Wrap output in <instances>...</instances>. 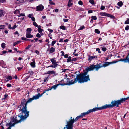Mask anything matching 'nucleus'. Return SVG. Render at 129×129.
Wrapping results in <instances>:
<instances>
[{
	"label": "nucleus",
	"mask_w": 129,
	"mask_h": 129,
	"mask_svg": "<svg viewBox=\"0 0 129 129\" xmlns=\"http://www.w3.org/2000/svg\"><path fill=\"white\" fill-rule=\"evenodd\" d=\"M33 100V98H30L26 103L25 100H23V102H21V105L19 107V108H20V111H21V113L19 115L16 116V118L17 120H19V119H20L21 120L24 121L28 116L29 111H27L26 107L27 103L31 102Z\"/></svg>",
	"instance_id": "f257e3e1"
},
{
	"label": "nucleus",
	"mask_w": 129,
	"mask_h": 129,
	"mask_svg": "<svg viewBox=\"0 0 129 129\" xmlns=\"http://www.w3.org/2000/svg\"><path fill=\"white\" fill-rule=\"evenodd\" d=\"M88 71L85 69V71L82 74L78 75L77 77L74 79V81L71 80L69 82V84H72L78 81L79 83H81L84 82H87L88 80L90 81V79L89 78V76L87 74Z\"/></svg>",
	"instance_id": "f03ea898"
},
{
	"label": "nucleus",
	"mask_w": 129,
	"mask_h": 129,
	"mask_svg": "<svg viewBox=\"0 0 129 129\" xmlns=\"http://www.w3.org/2000/svg\"><path fill=\"white\" fill-rule=\"evenodd\" d=\"M117 62H105L104 64H103L102 65H101V63H99L97 65L92 64L89 67L86 68V70L87 71H92L94 69H95L96 70L98 71L99 69L100 68L104 67H105L107 66H108L110 64L116 63Z\"/></svg>",
	"instance_id": "7ed1b4c3"
},
{
	"label": "nucleus",
	"mask_w": 129,
	"mask_h": 129,
	"mask_svg": "<svg viewBox=\"0 0 129 129\" xmlns=\"http://www.w3.org/2000/svg\"><path fill=\"white\" fill-rule=\"evenodd\" d=\"M11 121L9 123H7L6 124V126L8 127L5 129H11V127L14 126L16 124L20 123L22 121H23V120H21V119L17 120L16 118V116L14 118L13 117H11ZM2 129H5V128L3 126H2Z\"/></svg>",
	"instance_id": "20e7f679"
},
{
	"label": "nucleus",
	"mask_w": 129,
	"mask_h": 129,
	"mask_svg": "<svg viewBox=\"0 0 129 129\" xmlns=\"http://www.w3.org/2000/svg\"><path fill=\"white\" fill-rule=\"evenodd\" d=\"M129 98V97H127L126 98H123L121 99L120 100H119L117 101H112L111 102L112 105L111 104H106L102 106L103 109H106L108 108L112 107L115 106H116L117 103L121 104L123 103L124 101H125V100H127Z\"/></svg>",
	"instance_id": "39448f33"
},
{
	"label": "nucleus",
	"mask_w": 129,
	"mask_h": 129,
	"mask_svg": "<svg viewBox=\"0 0 129 129\" xmlns=\"http://www.w3.org/2000/svg\"><path fill=\"white\" fill-rule=\"evenodd\" d=\"M71 120L69 121H66L67 124L65 127H64V129H72L73 126V124L75 122V120L74 118L72 119V117H70Z\"/></svg>",
	"instance_id": "423d86ee"
},
{
	"label": "nucleus",
	"mask_w": 129,
	"mask_h": 129,
	"mask_svg": "<svg viewBox=\"0 0 129 129\" xmlns=\"http://www.w3.org/2000/svg\"><path fill=\"white\" fill-rule=\"evenodd\" d=\"M31 31L32 29L31 28H28L27 29L26 33V37L27 38H31L33 37V35L30 34Z\"/></svg>",
	"instance_id": "0eeeda50"
},
{
	"label": "nucleus",
	"mask_w": 129,
	"mask_h": 129,
	"mask_svg": "<svg viewBox=\"0 0 129 129\" xmlns=\"http://www.w3.org/2000/svg\"><path fill=\"white\" fill-rule=\"evenodd\" d=\"M102 109V106L99 107H96L92 109L89 110L86 112L87 114H88L91 112L96 111L98 110H100Z\"/></svg>",
	"instance_id": "6e6552de"
},
{
	"label": "nucleus",
	"mask_w": 129,
	"mask_h": 129,
	"mask_svg": "<svg viewBox=\"0 0 129 129\" xmlns=\"http://www.w3.org/2000/svg\"><path fill=\"white\" fill-rule=\"evenodd\" d=\"M44 8V6L42 4H40L36 7V11H42Z\"/></svg>",
	"instance_id": "1a4fd4ad"
},
{
	"label": "nucleus",
	"mask_w": 129,
	"mask_h": 129,
	"mask_svg": "<svg viewBox=\"0 0 129 129\" xmlns=\"http://www.w3.org/2000/svg\"><path fill=\"white\" fill-rule=\"evenodd\" d=\"M45 74L49 75H53L54 76H56L58 74L57 73H56L55 72L54 70L48 71Z\"/></svg>",
	"instance_id": "9d476101"
},
{
	"label": "nucleus",
	"mask_w": 129,
	"mask_h": 129,
	"mask_svg": "<svg viewBox=\"0 0 129 129\" xmlns=\"http://www.w3.org/2000/svg\"><path fill=\"white\" fill-rule=\"evenodd\" d=\"M55 51V48L53 47L48 48L47 50V51L49 52V54H52Z\"/></svg>",
	"instance_id": "9b49d317"
},
{
	"label": "nucleus",
	"mask_w": 129,
	"mask_h": 129,
	"mask_svg": "<svg viewBox=\"0 0 129 129\" xmlns=\"http://www.w3.org/2000/svg\"><path fill=\"white\" fill-rule=\"evenodd\" d=\"M89 58L88 59V61L89 62L91 61L93 59L97 58V57L95 56H90V55L88 56Z\"/></svg>",
	"instance_id": "f8f14e48"
},
{
	"label": "nucleus",
	"mask_w": 129,
	"mask_h": 129,
	"mask_svg": "<svg viewBox=\"0 0 129 129\" xmlns=\"http://www.w3.org/2000/svg\"><path fill=\"white\" fill-rule=\"evenodd\" d=\"M129 56V53L127 57L125 59H123L121 60V61H124L125 63L128 62L129 63V57L128 56Z\"/></svg>",
	"instance_id": "ddd939ff"
},
{
	"label": "nucleus",
	"mask_w": 129,
	"mask_h": 129,
	"mask_svg": "<svg viewBox=\"0 0 129 129\" xmlns=\"http://www.w3.org/2000/svg\"><path fill=\"white\" fill-rule=\"evenodd\" d=\"M58 63L57 62H56V63H52V65H50L49 66H48L47 67V68L49 67H52L53 68H55L57 67L58 65L57 63Z\"/></svg>",
	"instance_id": "4468645a"
},
{
	"label": "nucleus",
	"mask_w": 129,
	"mask_h": 129,
	"mask_svg": "<svg viewBox=\"0 0 129 129\" xmlns=\"http://www.w3.org/2000/svg\"><path fill=\"white\" fill-rule=\"evenodd\" d=\"M42 96V95L40 94L39 93H38L37 95L34 96L33 97V99H37L39 98V97Z\"/></svg>",
	"instance_id": "2eb2a0df"
},
{
	"label": "nucleus",
	"mask_w": 129,
	"mask_h": 129,
	"mask_svg": "<svg viewBox=\"0 0 129 129\" xmlns=\"http://www.w3.org/2000/svg\"><path fill=\"white\" fill-rule=\"evenodd\" d=\"M32 62L31 63L30 65L32 67L34 68L35 67V63L34 59H32Z\"/></svg>",
	"instance_id": "dca6fc26"
},
{
	"label": "nucleus",
	"mask_w": 129,
	"mask_h": 129,
	"mask_svg": "<svg viewBox=\"0 0 129 129\" xmlns=\"http://www.w3.org/2000/svg\"><path fill=\"white\" fill-rule=\"evenodd\" d=\"M108 14L105 12H101L100 13V15L102 16H107Z\"/></svg>",
	"instance_id": "f3484780"
},
{
	"label": "nucleus",
	"mask_w": 129,
	"mask_h": 129,
	"mask_svg": "<svg viewBox=\"0 0 129 129\" xmlns=\"http://www.w3.org/2000/svg\"><path fill=\"white\" fill-rule=\"evenodd\" d=\"M6 78L7 79L6 80L8 81V80H11L12 79V78L11 76L8 75L6 77Z\"/></svg>",
	"instance_id": "a211bd4d"
},
{
	"label": "nucleus",
	"mask_w": 129,
	"mask_h": 129,
	"mask_svg": "<svg viewBox=\"0 0 129 129\" xmlns=\"http://www.w3.org/2000/svg\"><path fill=\"white\" fill-rule=\"evenodd\" d=\"M59 85V84H57L52 86L51 87V89H53L54 90L56 89Z\"/></svg>",
	"instance_id": "6ab92c4d"
},
{
	"label": "nucleus",
	"mask_w": 129,
	"mask_h": 129,
	"mask_svg": "<svg viewBox=\"0 0 129 129\" xmlns=\"http://www.w3.org/2000/svg\"><path fill=\"white\" fill-rule=\"evenodd\" d=\"M14 13L15 14L17 15H19L20 13V10L19 9L16 10L14 12Z\"/></svg>",
	"instance_id": "aec40b11"
},
{
	"label": "nucleus",
	"mask_w": 129,
	"mask_h": 129,
	"mask_svg": "<svg viewBox=\"0 0 129 129\" xmlns=\"http://www.w3.org/2000/svg\"><path fill=\"white\" fill-rule=\"evenodd\" d=\"M107 17H110L113 19H114L115 18V17L114 16L111 15L109 14H108Z\"/></svg>",
	"instance_id": "412c9836"
},
{
	"label": "nucleus",
	"mask_w": 129,
	"mask_h": 129,
	"mask_svg": "<svg viewBox=\"0 0 129 129\" xmlns=\"http://www.w3.org/2000/svg\"><path fill=\"white\" fill-rule=\"evenodd\" d=\"M72 61L71 57L70 56L68 57V58L67 59V62L68 63Z\"/></svg>",
	"instance_id": "4be33fe9"
},
{
	"label": "nucleus",
	"mask_w": 129,
	"mask_h": 129,
	"mask_svg": "<svg viewBox=\"0 0 129 129\" xmlns=\"http://www.w3.org/2000/svg\"><path fill=\"white\" fill-rule=\"evenodd\" d=\"M87 114L86 112L85 113H81V114L80 115V116L81 118Z\"/></svg>",
	"instance_id": "5701e85b"
},
{
	"label": "nucleus",
	"mask_w": 129,
	"mask_h": 129,
	"mask_svg": "<svg viewBox=\"0 0 129 129\" xmlns=\"http://www.w3.org/2000/svg\"><path fill=\"white\" fill-rule=\"evenodd\" d=\"M102 50L104 52H105L107 50V49L105 46H103L101 47Z\"/></svg>",
	"instance_id": "b1692460"
},
{
	"label": "nucleus",
	"mask_w": 129,
	"mask_h": 129,
	"mask_svg": "<svg viewBox=\"0 0 129 129\" xmlns=\"http://www.w3.org/2000/svg\"><path fill=\"white\" fill-rule=\"evenodd\" d=\"M120 7H121L123 5V3L122 1L119 2L117 4Z\"/></svg>",
	"instance_id": "393cba45"
},
{
	"label": "nucleus",
	"mask_w": 129,
	"mask_h": 129,
	"mask_svg": "<svg viewBox=\"0 0 129 129\" xmlns=\"http://www.w3.org/2000/svg\"><path fill=\"white\" fill-rule=\"evenodd\" d=\"M21 39L22 40H25V41L30 40V39H28L25 37H22L21 38Z\"/></svg>",
	"instance_id": "a878e982"
},
{
	"label": "nucleus",
	"mask_w": 129,
	"mask_h": 129,
	"mask_svg": "<svg viewBox=\"0 0 129 129\" xmlns=\"http://www.w3.org/2000/svg\"><path fill=\"white\" fill-rule=\"evenodd\" d=\"M85 27L84 26H82L80 27L79 29L78 30H83L85 28Z\"/></svg>",
	"instance_id": "bb28decb"
},
{
	"label": "nucleus",
	"mask_w": 129,
	"mask_h": 129,
	"mask_svg": "<svg viewBox=\"0 0 129 129\" xmlns=\"http://www.w3.org/2000/svg\"><path fill=\"white\" fill-rule=\"evenodd\" d=\"M61 29H62L63 30H66V27L64 26H60L59 27Z\"/></svg>",
	"instance_id": "cd10ccee"
},
{
	"label": "nucleus",
	"mask_w": 129,
	"mask_h": 129,
	"mask_svg": "<svg viewBox=\"0 0 129 129\" xmlns=\"http://www.w3.org/2000/svg\"><path fill=\"white\" fill-rule=\"evenodd\" d=\"M17 16L18 17H20V16H25V14L24 13H22L21 14H20V13L19 15H17Z\"/></svg>",
	"instance_id": "c85d7f7f"
},
{
	"label": "nucleus",
	"mask_w": 129,
	"mask_h": 129,
	"mask_svg": "<svg viewBox=\"0 0 129 129\" xmlns=\"http://www.w3.org/2000/svg\"><path fill=\"white\" fill-rule=\"evenodd\" d=\"M8 96V95L7 94H5L4 95L3 98L2 99L3 100H5L7 99Z\"/></svg>",
	"instance_id": "c756f323"
},
{
	"label": "nucleus",
	"mask_w": 129,
	"mask_h": 129,
	"mask_svg": "<svg viewBox=\"0 0 129 129\" xmlns=\"http://www.w3.org/2000/svg\"><path fill=\"white\" fill-rule=\"evenodd\" d=\"M50 60L52 62V63H56V60H55L54 58L51 59H50Z\"/></svg>",
	"instance_id": "7c9ffc66"
},
{
	"label": "nucleus",
	"mask_w": 129,
	"mask_h": 129,
	"mask_svg": "<svg viewBox=\"0 0 129 129\" xmlns=\"http://www.w3.org/2000/svg\"><path fill=\"white\" fill-rule=\"evenodd\" d=\"M91 18L92 19L94 20H96L97 19L96 16H92Z\"/></svg>",
	"instance_id": "2f4dec72"
},
{
	"label": "nucleus",
	"mask_w": 129,
	"mask_h": 129,
	"mask_svg": "<svg viewBox=\"0 0 129 129\" xmlns=\"http://www.w3.org/2000/svg\"><path fill=\"white\" fill-rule=\"evenodd\" d=\"M56 42V40L52 41L51 43V46H53L55 44Z\"/></svg>",
	"instance_id": "473e14b6"
},
{
	"label": "nucleus",
	"mask_w": 129,
	"mask_h": 129,
	"mask_svg": "<svg viewBox=\"0 0 129 129\" xmlns=\"http://www.w3.org/2000/svg\"><path fill=\"white\" fill-rule=\"evenodd\" d=\"M125 24H129V19L128 18L125 22Z\"/></svg>",
	"instance_id": "72a5a7b5"
},
{
	"label": "nucleus",
	"mask_w": 129,
	"mask_h": 129,
	"mask_svg": "<svg viewBox=\"0 0 129 129\" xmlns=\"http://www.w3.org/2000/svg\"><path fill=\"white\" fill-rule=\"evenodd\" d=\"M1 46L3 48H5V44L4 43H3L1 44Z\"/></svg>",
	"instance_id": "f704fd0d"
},
{
	"label": "nucleus",
	"mask_w": 129,
	"mask_h": 129,
	"mask_svg": "<svg viewBox=\"0 0 129 129\" xmlns=\"http://www.w3.org/2000/svg\"><path fill=\"white\" fill-rule=\"evenodd\" d=\"M5 27V26L4 25H0V29H3Z\"/></svg>",
	"instance_id": "c9c22d12"
},
{
	"label": "nucleus",
	"mask_w": 129,
	"mask_h": 129,
	"mask_svg": "<svg viewBox=\"0 0 129 129\" xmlns=\"http://www.w3.org/2000/svg\"><path fill=\"white\" fill-rule=\"evenodd\" d=\"M81 118L80 115L79 116H78L77 117H76V118L75 119V121H76L78 119H79V118Z\"/></svg>",
	"instance_id": "e433bc0d"
},
{
	"label": "nucleus",
	"mask_w": 129,
	"mask_h": 129,
	"mask_svg": "<svg viewBox=\"0 0 129 129\" xmlns=\"http://www.w3.org/2000/svg\"><path fill=\"white\" fill-rule=\"evenodd\" d=\"M72 4L73 3L71 2L69 3V2H68V6L69 7H70L72 5Z\"/></svg>",
	"instance_id": "4c0bfd02"
},
{
	"label": "nucleus",
	"mask_w": 129,
	"mask_h": 129,
	"mask_svg": "<svg viewBox=\"0 0 129 129\" xmlns=\"http://www.w3.org/2000/svg\"><path fill=\"white\" fill-rule=\"evenodd\" d=\"M38 31L39 33H41L43 31V30L41 28H39V29L38 30Z\"/></svg>",
	"instance_id": "58836bf2"
},
{
	"label": "nucleus",
	"mask_w": 129,
	"mask_h": 129,
	"mask_svg": "<svg viewBox=\"0 0 129 129\" xmlns=\"http://www.w3.org/2000/svg\"><path fill=\"white\" fill-rule=\"evenodd\" d=\"M95 32L98 34H99L100 33V31H99V30L98 29H95Z\"/></svg>",
	"instance_id": "ea45409f"
},
{
	"label": "nucleus",
	"mask_w": 129,
	"mask_h": 129,
	"mask_svg": "<svg viewBox=\"0 0 129 129\" xmlns=\"http://www.w3.org/2000/svg\"><path fill=\"white\" fill-rule=\"evenodd\" d=\"M33 25L34 26H35L36 27H37L38 26V25L35 22H34L33 23Z\"/></svg>",
	"instance_id": "a19ab883"
},
{
	"label": "nucleus",
	"mask_w": 129,
	"mask_h": 129,
	"mask_svg": "<svg viewBox=\"0 0 129 129\" xmlns=\"http://www.w3.org/2000/svg\"><path fill=\"white\" fill-rule=\"evenodd\" d=\"M89 2L92 4H94V2L93 0H90L89 1Z\"/></svg>",
	"instance_id": "79ce46f5"
},
{
	"label": "nucleus",
	"mask_w": 129,
	"mask_h": 129,
	"mask_svg": "<svg viewBox=\"0 0 129 129\" xmlns=\"http://www.w3.org/2000/svg\"><path fill=\"white\" fill-rule=\"evenodd\" d=\"M3 12L2 10H0V17L2 16L3 14Z\"/></svg>",
	"instance_id": "37998d69"
},
{
	"label": "nucleus",
	"mask_w": 129,
	"mask_h": 129,
	"mask_svg": "<svg viewBox=\"0 0 129 129\" xmlns=\"http://www.w3.org/2000/svg\"><path fill=\"white\" fill-rule=\"evenodd\" d=\"M36 36L38 38H40L41 37V36L40 34L38 33L36 35Z\"/></svg>",
	"instance_id": "c03bdc74"
},
{
	"label": "nucleus",
	"mask_w": 129,
	"mask_h": 129,
	"mask_svg": "<svg viewBox=\"0 0 129 129\" xmlns=\"http://www.w3.org/2000/svg\"><path fill=\"white\" fill-rule=\"evenodd\" d=\"M78 4L79 5H83V2L81 1L80 0L78 2Z\"/></svg>",
	"instance_id": "a18cd8bd"
},
{
	"label": "nucleus",
	"mask_w": 129,
	"mask_h": 129,
	"mask_svg": "<svg viewBox=\"0 0 129 129\" xmlns=\"http://www.w3.org/2000/svg\"><path fill=\"white\" fill-rule=\"evenodd\" d=\"M96 50L97 51H98V52L99 53H101L100 51V49L99 48H97L96 49Z\"/></svg>",
	"instance_id": "49530a36"
},
{
	"label": "nucleus",
	"mask_w": 129,
	"mask_h": 129,
	"mask_svg": "<svg viewBox=\"0 0 129 129\" xmlns=\"http://www.w3.org/2000/svg\"><path fill=\"white\" fill-rule=\"evenodd\" d=\"M105 7L104 6H101V8L100 9L101 10H103L105 9Z\"/></svg>",
	"instance_id": "de8ad7c7"
},
{
	"label": "nucleus",
	"mask_w": 129,
	"mask_h": 129,
	"mask_svg": "<svg viewBox=\"0 0 129 129\" xmlns=\"http://www.w3.org/2000/svg\"><path fill=\"white\" fill-rule=\"evenodd\" d=\"M125 29L126 30H127L129 29V26L127 25L125 27Z\"/></svg>",
	"instance_id": "09e8293b"
},
{
	"label": "nucleus",
	"mask_w": 129,
	"mask_h": 129,
	"mask_svg": "<svg viewBox=\"0 0 129 129\" xmlns=\"http://www.w3.org/2000/svg\"><path fill=\"white\" fill-rule=\"evenodd\" d=\"M78 59L77 58H72V61H74Z\"/></svg>",
	"instance_id": "8fccbe9b"
},
{
	"label": "nucleus",
	"mask_w": 129,
	"mask_h": 129,
	"mask_svg": "<svg viewBox=\"0 0 129 129\" xmlns=\"http://www.w3.org/2000/svg\"><path fill=\"white\" fill-rule=\"evenodd\" d=\"M33 15L32 14H29L28 17L29 18H31L32 17H33Z\"/></svg>",
	"instance_id": "3c124183"
},
{
	"label": "nucleus",
	"mask_w": 129,
	"mask_h": 129,
	"mask_svg": "<svg viewBox=\"0 0 129 129\" xmlns=\"http://www.w3.org/2000/svg\"><path fill=\"white\" fill-rule=\"evenodd\" d=\"M17 27L16 25H15L12 27V29H14Z\"/></svg>",
	"instance_id": "603ef678"
},
{
	"label": "nucleus",
	"mask_w": 129,
	"mask_h": 129,
	"mask_svg": "<svg viewBox=\"0 0 129 129\" xmlns=\"http://www.w3.org/2000/svg\"><path fill=\"white\" fill-rule=\"evenodd\" d=\"M7 86L8 87H11V85L10 84H7Z\"/></svg>",
	"instance_id": "864d4df0"
},
{
	"label": "nucleus",
	"mask_w": 129,
	"mask_h": 129,
	"mask_svg": "<svg viewBox=\"0 0 129 129\" xmlns=\"http://www.w3.org/2000/svg\"><path fill=\"white\" fill-rule=\"evenodd\" d=\"M49 3L50 4L53 5H54L55 4V3L52 1H50L49 2Z\"/></svg>",
	"instance_id": "5fc2aeb1"
},
{
	"label": "nucleus",
	"mask_w": 129,
	"mask_h": 129,
	"mask_svg": "<svg viewBox=\"0 0 129 129\" xmlns=\"http://www.w3.org/2000/svg\"><path fill=\"white\" fill-rule=\"evenodd\" d=\"M61 53H62V54H61L62 56H63L64 55H65L63 51H61Z\"/></svg>",
	"instance_id": "6e6d98bb"
},
{
	"label": "nucleus",
	"mask_w": 129,
	"mask_h": 129,
	"mask_svg": "<svg viewBox=\"0 0 129 129\" xmlns=\"http://www.w3.org/2000/svg\"><path fill=\"white\" fill-rule=\"evenodd\" d=\"M48 30L51 33H52L53 32V30H52L51 29H48Z\"/></svg>",
	"instance_id": "4d7b16f0"
},
{
	"label": "nucleus",
	"mask_w": 129,
	"mask_h": 129,
	"mask_svg": "<svg viewBox=\"0 0 129 129\" xmlns=\"http://www.w3.org/2000/svg\"><path fill=\"white\" fill-rule=\"evenodd\" d=\"M48 36L51 39L52 38V35H51V34H48Z\"/></svg>",
	"instance_id": "13d9d810"
},
{
	"label": "nucleus",
	"mask_w": 129,
	"mask_h": 129,
	"mask_svg": "<svg viewBox=\"0 0 129 129\" xmlns=\"http://www.w3.org/2000/svg\"><path fill=\"white\" fill-rule=\"evenodd\" d=\"M64 56V58H67L68 57V55L67 54H66Z\"/></svg>",
	"instance_id": "bf43d9fd"
},
{
	"label": "nucleus",
	"mask_w": 129,
	"mask_h": 129,
	"mask_svg": "<svg viewBox=\"0 0 129 129\" xmlns=\"http://www.w3.org/2000/svg\"><path fill=\"white\" fill-rule=\"evenodd\" d=\"M88 13H92L93 12L92 10H89L88 11Z\"/></svg>",
	"instance_id": "052dcab7"
},
{
	"label": "nucleus",
	"mask_w": 129,
	"mask_h": 129,
	"mask_svg": "<svg viewBox=\"0 0 129 129\" xmlns=\"http://www.w3.org/2000/svg\"><path fill=\"white\" fill-rule=\"evenodd\" d=\"M22 68V67H18L17 68L18 71H19L20 70H21Z\"/></svg>",
	"instance_id": "680f3d73"
},
{
	"label": "nucleus",
	"mask_w": 129,
	"mask_h": 129,
	"mask_svg": "<svg viewBox=\"0 0 129 129\" xmlns=\"http://www.w3.org/2000/svg\"><path fill=\"white\" fill-rule=\"evenodd\" d=\"M31 46V45H28L26 48V49H28L30 48Z\"/></svg>",
	"instance_id": "e2e57ef3"
},
{
	"label": "nucleus",
	"mask_w": 129,
	"mask_h": 129,
	"mask_svg": "<svg viewBox=\"0 0 129 129\" xmlns=\"http://www.w3.org/2000/svg\"><path fill=\"white\" fill-rule=\"evenodd\" d=\"M31 18L32 21H33L35 22V19L34 18V17H32V18Z\"/></svg>",
	"instance_id": "0e129e2a"
},
{
	"label": "nucleus",
	"mask_w": 129,
	"mask_h": 129,
	"mask_svg": "<svg viewBox=\"0 0 129 129\" xmlns=\"http://www.w3.org/2000/svg\"><path fill=\"white\" fill-rule=\"evenodd\" d=\"M52 89L51 88V87L49 88H48L46 90V91H47L49 90H51Z\"/></svg>",
	"instance_id": "69168bd1"
},
{
	"label": "nucleus",
	"mask_w": 129,
	"mask_h": 129,
	"mask_svg": "<svg viewBox=\"0 0 129 129\" xmlns=\"http://www.w3.org/2000/svg\"><path fill=\"white\" fill-rule=\"evenodd\" d=\"M13 78L16 79H17V77L16 75H15L13 77Z\"/></svg>",
	"instance_id": "338daca9"
},
{
	"label": "nucleus",
	"mask_w": 129,
	"mask_h": 129,
	"mask_svg": "<svg viewBox=\"0 0 129 129\" xmlns=\"http://www.w3.org/2000/svg\"><path fill=\"white\" fill-rule=\"evenodd\" d=\"M29 73H30V74L31 75V74H33V72L32 71H29Z\"/></svg>",
	"instance_id": "774afa93"
}]
</instances>
